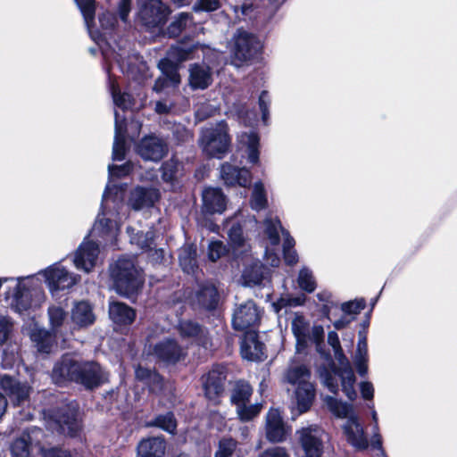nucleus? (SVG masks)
I'll return each mask as SVG.
<instances>
[{"label": "nucleus", "instance_id": "obj_1", "mask_svg": "<svg viewBox=\"0 0 457 457\" xmlns=\"http://www.w3.org/2000/svg\"><path fill=\"white\" fill-rule=\"evenodd\" d=\"M328 343L333 348L335 358L342 367H333L331 369L326 367L320 368L319 373L320 379L323 385L334 394L337 393L339 389L338 381H340L342 391L350 401H353L357 396V393L354 389L355 376L348 359L342 350L337 332H328Z\"/></svg>", "mask_w": 457, "mask_h": 457}, {"label": "nucleus", "instance_id": "obj_2", "mask_svg": "<svg viewBox=\"0 0 457 457\" xmlns=\"http://www.w3.org/2000/svg\"><path fill=\"white\" fill-rule=\"evenodd\" d=\"M122 206L121 196L118 195V189L110 185L103 195L101 212L90 231L94 237H99L104 242H112L120 229L119 209Z\"/></svg>", "mask_w": 457, "mask_h": 457}, {"label": "nucleus", "instance_id": "obj_3", "mask_svg": "<svg viewBox=\"0 0 457 457\" xmlns=\"http://www.w3.org/2000/svg\"><path fill=\"white\" fill-rule=\"evenodd\" d=\"M110 276L116 292L126 297L135 295L144 282L135 259L128 256L120 257L110 266Z\"/></svg>", "mask_w": 457, "mask_h": 457}, {"label": "nucleus", "instance_id": "obj_4", "mask_svg": "<svg viewBox=\"0 0 457 457\" xmlns=\"http://www.w3.org/2000/svg\"><path fill=\"white\" fill-rule=\"evenodd\" d=\"M193 46L184 44L171 46L167 58L160 61L158 67L162 72L154 85L153 90L159 93L169 87H177L180 83V76L177 65L191 58Z\"/></svg>", "mask_w": 457, "mask_h": 457}, {"label": "nucleus", "instance_id": "obj_5", "mask_svg": "<svg viewBox=\"0 0 457 457\" xmlns=\"http://www.w3.org/2000/svg\"><path fill=\"white\" fill-rule=\"evenodd\" d=\"M199 143L204 152L211 157L221 158L230 145L228 125L224 120L202 130Z\"/></svg>", "mask_w": 457, "mask_h": 457}, {"label": "nucleus", "instance_id": "obj_6", "mask_svg": "<svg viewBox=\"0 0 457 457\" xmlns=\"http://www.w3.org/2000/svg\"><path fill=\"white\" fill-rule=\"evenodd\" d=\"M45 278V281L54 295L60 290L70 289L76 285L80 277L65 269L60 262H55L38 272Z\"/></svg>", "mask_w": 457, "mask_h": 457}, {"label": "nucleus", "instance_id": "obj_7", "mask_svg": "<svg viewBox=\"0 0 457 457\" xmlns=\"http://www.w3.org/2000/svg\"><path fill=\"white\" fill-rule=\"evenodd\" d=\"M76 383L86 389H95L109 381V373L98 362L94 361H79Z\"/></svg>", "mask_w": 457, "mask_h": 457}, {"label": "nucleus", "instance_id": "obj_8", "mask_svg": "<svg viewBox=\"0 0 457 457\" xmlns=\"http://www.w3.org/2000/svg\"><path fill=\"white\" fill-rule=\"evenodd\" d=\"M138 19L143 26L151 29L165 23L168 7L161 0H139Z\"/></svg>", "mask_w": 457, "mask_h": 457}, {"label": "nucleus", "instance_id": "obj_9", "mask_svg": "<svg viewBox=\"0 0 457 457\" xmlns=\"http://www.w3.org/2000/svg\"><path fill=\"white\" fill-rule=\"evenodd\" d=\"M177 331L183 340L195 344L205 350H212L214 346L207 328L196 321L181 320L177 325Z\"/></svg>", "mask_w": 457, "mask_h": 457}, {"label": "nucleus", "instance_id": "obj_10", "mask_svg": "<svg viewBox=\"0 0 457 457\" xmlns=\"http://www.w3.org/2000/svg\"><path fill=\"white\" fill-rule=\"evenodd\" d=\"M262 48V42L252 33L238 29L234 36L233 54L241 62L255 58Z\"/></svg>", "mask_w": 457, "mask_h": 457}, {"label": "nucleus", "instance_id": "obj_11", "mask_svg": "<svg viewBox=\"0 0 457 457\" xmlns=\"http://www.w3.org/2000/svg\"><path fill=\"white\" fill-rule=\"evenodd\" d=\"M150 353L159 361L166 364H176L187 356V349L179 345L177 339L166 337L157 342Z\"/></svg>", "mask_w": 457, "mask_h": 457}, {"label": "nucleus", "instance_id": "obj_12", "mask_svg": "<svg viewBox=\"0 0 457 457\" xmlns=\"http://www.w3.org/2000/svg\"><path fill=\"white\" fill-rule=\"evenodd\" d=\"M54 423L61 434L76 436L81 428L77 404L71 403L60 408L55 414Z\"/></svg>", "mask_w": 457, "mask_h": 457}, {"label": "nucleus", "instance_id": "obj_13", "mask_svg": "<svg viewBox=\"0 0 457 457\" xmlns=\"http://www.w3.org/2000/svg\"><path fill=\"white\" fill-rule=\"evenodd\" d=\"M137 153L145 161L159 162L168 153L167 142L155 135L144 137L136 146Z\"/></svg>", "mask_w": 457, "mask_h": 457}, {"label": "nucleus", "instance_id": "obj_14", "mask_svg": "<svg viewBox=\"0 0 457 457\" xmlns=\"http://www.w3.org/2000/svg\"><path fill=\"white\" fill-rule=\"evenodd\" d=\"M259 320V310L256 304L249 300L235 308L232 316V326L236 330L243 331L255 326Z\"/></svg>", "mask_w": 457, "mask_h": 457}, {"label": "nucleus", "instance_id": "obj_15", "mask_svg": "<svg viewBox=\"0 0 457 457\" xmlns=\"http://www.w3.org/2000/svg\"><path fill=\"white\" fill-rule=\"evenodd\" d=\"M189 303L199 308L213 310L220 301V295L215 286L210 282L199 284L196 290L187 295Z\"/></svg>", "mask_w": 457, "mask_h": 457}, {"label": "nucleus", "instance_id": "obj_16", "mask_svg": "<svg viewBox=\"0 0 457 457\" xmlns=\"http://www.w3.org/2000/svg\"><path fill=\"white\" fill-rule=\"evenodd\" d=\"M79 360L70 354H64L58 360L52 370V378L57 385L75 382L78 376Z\"/></svg>", "mask_w": 457, "mask_h": 457}, {"label": "nucleus", "instance_id": "obj_17", "mask_svg": "<svg viewBox=\"0 0 457 457\" xmlns=\"http://www.w3.org/2000/svg\"><path fill=\"white\" fill-rule=\"evenodd\" d=\"M226 370L223 367H214L202 377L205 396L211 401H216L224 392Z\"/></svg>", "mask_w": 457, "mask_h": 457}, {"label": "nucleus", "instance_id": "obj_18", "mask_svg": "<svg viewBox=\"0 0 457 457\" xmlns=\"http://www.w3.org/2000/svg\"><path fill=\"white\" fill-rule=\"evenodd\" d=\"M99 245L93 241L84 240L74 253L73 262L78 270L87 273L96 265Z\"/></svg>", "mask_w": 457, "mask_h": 457}, {"label": "nucleus", "instance_id": "obj_19", "mask_svg": "<svg viewBox=\"0 0 457 457\" xmlns=\"http://www.w3.org/2000/svg\"><path fill=\"white\" fill-rule=\"evenodd\" d=\"M324 436V431L318 427L304 428L300 431V442L306 457H320Z\"/></svg>", "mask_w": 457, "mask_h": 457}, {"label": "nucleus", "instance_id": "obj_20", "mask_svg": "<svg viewBox=\"0 0 457 457\" xmlns=\"http://www.w3.org/2000/svg\"><path fill=\"white\" fill-rule=\"evenodd\" d=\"M263 225L264 232L271 245H278L279 244V231H281L284 237L283 252L289 249H294L295 244V239L290 237L287 230L283 229L280 220L277 217H267L263 221Z\"/></svg>", "mask_w": 457, "mask_h": 457}, {"label": "nucleus", "instance_id": "obj_21", "mask_svg": "<svg viewBox=\"0 0 457 457\" xmlns=\"http://www.w3.org/2000/svg\"><path fill=\"white\" fill-rule=\"evenodd\" d=\"M343 430L347 442L354 448L365 450L369 447L368 438L357 416H350L343 425Z\"/></svg>", "mask_w": 457, "mask_h": 457}, {"label": "nucleus", "instance_id": "obj_22", "mask_svg": "<svg viewBox=\"0 0 457 457\" xmlns=\"http://www.w3.org/2000/svg\"><path fill=\"white\" fill-rule=\"evenodd\" d=\"M202 200L204 213H222L227 206V197L218 187L205 188L202 194Z\"/></svg>", "mask_w": 457, "mask_h": 457}, {"label": "nucleus", "instance_id": "obj_23", "mask_svg": "<svg viewBox=\"0 0 457 457\" xmlns=\"http://www.w3.org/2000/svg\"><path fill=\"white\" fill-rule=\"evenodd\" d=\"M0 388L16 405L23 403L28 399L30 389L26 384H21L8 375L0 376Z\"/></svg>", "mask_w": 457, "mask_h": 457}, {"label": "nucleus", "instance_id": "obj_24", "mask_svg": "<svg viewBox=\"0 0 457 457\" xmlns=\"http://www.w3.org/2000/svg\"><path fill=\"white\" fill-rule=\"evenodd\" d=\"M220 178L227 186L245 187L251 183V173L245 168H238L230 163L225 162L220 167Z\"/></svg>", "mask_w": 457, "mask_h": 457}, {"label": "nucleus", "instance_id": "obj_25", "mask_svg": "<svg viewBox=\"0 0 457 457\" xmlns=\"http://www.w3.org/2000/svg\"><path fill=\"white\" fill-rule=\"evenodd\" d=\"M160 194L156 188L137 187L130 193L129 204L134 210H141L154 205Z\"/></svg>", "mask_w": 457, "mask_h": 457}, {"label": "nucleus", "instance_id": "obj_26", "mask_svg": "<svg viewBox=\"0 0 457 457\" xmlns=\"http://www.w3.org/2000/svg\"><path fill=\"white\" fill-rule=\"evenodd\" d=\"M71 320L74 328L80 329L93 325L96 321V315L89 303L80 301L71 308Z\"/></svg>", "mask_w": 457, "mask_h": 457}, {"label": "nucleus", "instance_id": "obj_27", "mask_svg": "<svg viewBox=\"0 0 457 457\" xmlns=\"http://www.w3.org/2000/svg\"><path fill=\"white\" fill-rule=\"evenodd\" d=\"M270 269L261 262H254L245 267L242 280L245 287L265 286L269 281Z\"/></svg>", "mask_w": 457, "mask_h": 457}, {"label": "nucleus", "instance_id": "obj_28", "mask_svg": "<svg viewBox=\"0 0 457 457\" xmlns=\"http://www.w3.org/2000/svg\"><path fill=\"white\" fill-rule=\"evenodd\" d=\"M241 355L248 361H262L265 357L264 345L261 343L255 333H246L240 345Z\"/></svg>", "mask_w": 457, "mask_h": 457}, {"label": "nucleus", "instance_id": "obj_29", "mask_svg": "<svg viewBox=\"0 0 457 457\" xmlns=\"http://www.w3.org/2000/svg\"><path fill=\"white\" fill-rule=\"evenodd\" d=\"M285 424L278 410L271 409L266 417V436L270 442H281L286 438Z\"/></svg>", "mask_w": 457, "mask_h": 457}, {"label": "nucleus", "instance_id": "obj_30", "mask_svg": "<svg viewBox=\"0 0 457 457\" xmlns=\"http://www.w3.org/2000/svg\"><path fill=\"white\" fill-rule=\"evenodd\" d=\"M212 82V72L205 63H194L189 67V86L192 89L204 90Z\"/></svg>", "mask_w": 457, "mask_h": 457}, {"label": "nucleus", "instance_id": "obj_31", "mask_svg": "<svg viewBox=\"0 0 457 457\" xmlns=\"http://www.w3.org/2000/svg\"><path fill=\"white\" fill-rule=\"evenodd\" d=\"M58 336L54 334L52 330L48 331L44 328L38 327L37 324H34L29 328V337L40 353H50Z\"/></svg>", "mask_w": 457, "mask_h": 457}, {"label": "nucleus", "instance_id": "obj_32", "mask_svg": "<svg viewBox=\"0 0 457 457\" xmlns=\"http://www.w3.org/2000/svg\"><path fill=\"white\" fill-rule=\"evenodd\" d=\"M110 319L119 326H128L136 319V311L121 302H112L109 304Z\"/></svg>", "mask_w": 457, "mask_h": 457}, {"label": "nucleus", "instance_id": "obj_33", "mask_svg": "<svg viewBox=\"0 0 457 457\" xmlns=\"http://www.w3.org/2000/svg\"><path fill=\"white\" fill-rule=\"evenodd\" d=\"M166 442L161 436L142 439L137 445V453L140 457H163Z\"/></svg>", "mask_w": 457, "mask_h": 457}, {"label": "nucleus", "instance_id": "obj_34", "mask_svg": "<svg viewBox=\"0 0 457 457\" xmlns=\"http://www.w3.org/2000/svg\"><path fill=\"white\" fill-rule=\"evenodd\" d=\"M113 60L120 67L121 72L128 75L133 76L137 71L141 70L137 64L145 67V64L142 62V57L136 54H129L125 50L122 49H120V52L114 51Z\"/></svg>", "mask_w": 457, "mask_h": 457}, {"label": "nucleus", "instance_id": "obj_35", "mask_svg": "<svg viewBox=\"0 0 457 457\" xmlns=\"http://www.w3.org/2000/svg\"><path fill=\"white\" fill-rule=\"evenodd\" d=\"M126 127L124 119L120 120L115 112V135L112 145V160L122 161L126 156Z\"/></svg>", "mask_w": 457, "mask_h": 457}, {"label": "nucleus", "instance_id": "obj_36", "mask_svg": "<svg viewBox=\"0 0 457 457\" xmlns=\"http://www.w3.org/2000/svg\"><path fill=\"white\" fill-rule=\"evenodd\" d=\"M368 345L367 337L365 335L360 333L357 344V349L353 356V362L358 374L364 377L368 373Z\"/></svg>", "mask_w": 457, "mask_h": 457}, {"label": "nucleus", "instance_id": "obj_37", "mask_svg": "<svg viewBox=\"0 0 457 457\" xmlns=\"http://www.w3.org/2000/svg\"><path fill=\"white\" fill-rule=\"evenodd\" d=\"M196 256V247L193 245H185L179 249V262L184 272L195 274L198 268Z\"/></svg>", "mask_w": 457, "mask_h": 457}, {"label": "nucleus", "instance_id": "obj_38", "mask_svg": "<svg viewBox=\"0 0 457 457\" xmlns=\"http://www.w3.org/2000/svg\"><path fill=\"white\" fill-rule=\"evenodd\" d=\"M285 380L292 386H302L311 378L310 370L303 364L290 366L285 372Z\"/></svg>", "mask_w": 457, "mask_h": 457}, {"label": "nucleus", "instance_id": "obj_39", "mask_svg": "<svg viewBox=\"0 0 457 457\" xmlns=\"http://www.w3.org/2000/svg\"><path fill=\"white\" fill-rule=\"evenodd\" d=\"M315 396L313 385L309 381L298 386L295 389V397L300 412H305L311 407Z\"/></svg>", "mask_w": 457, "mask_h": 457}, {"label": "nucleus", "instance_id": "obj_40", "mask_svg": "<svg viewBox=\"0 0 457 457\" xmlns=\"http://www.w3.org/2000/svg\"><path fill=\"white\" fill-rule=\"evenodd\" d=\"M48 318L51 330L54 334L59 335L63 340L66 339V334L62 331V327L66 320V312L62 307L51 306L48 308Z\"/></svg>", "mask_w": 457, "mask_h": 457}, {"label": "nucleus", "instance_id": "obj_41", "mask_svg": "<svg viewBox=\"0 0 457 457\" xmlns=\"http://www.w3.org/2000/svg\"><path fill=\"white\" fill-rule=\"evenodd\" d=\"M127 232L129 236L130 243L137 245L143 251L148 250L154 245V231L153 229L143 232L139 230L136 231L134 228L128 227Z\"/></svg>", "mask_w": 457, "mask_h": 457}, {"label": "nucleus", "instance_id": "obj_42", "mask_svg": "<svg viewBox=\"0 0 457 457\" xmlns=\"http://www.w3.org/2000/svg\"><path fill=\"white\" fill-rule=\"evenodd\" d=\"M325 403L329 411L337 418L348 420L350 416H356L352 404L343 403L333 396H327Z\"/></svg>", "mask_w": 457, "mask_h": 457}, {"label": "nucleus", "instance_id": "obj_43", "mask_svg": "<svg viewBox=\"0 0 457 457\" xmlns=\"http://www.w3.org/2000/svg\"><path fill=\"white\" fill-rule=\"evenodd\" d=\"M240 141L247 146V159L252 164L259 162V137L254 131L245 132L241 135Z\"/></svg>", "mask_w": 457, "mask_h": 457}, {"label": "nucleus", "instance_id": "obj_44", "mask_svg": "<svg viewBox=\"0 0 457 457\" xmlns=\"http://www.w3.org/2000/svg\"><path fill=\"white\" fill-rule=\"evenodd\" d=\"M292 331L296 338L297 350L300 351L307 345L308 342V325L304 319L300 316H296L292 321Z\"/></svg>", "mask_w": 457, "mask_h": 457}, {"label": "nucleus", "instance_id": "obj_45", "mask_svg": "<svg viewBox=\"0 0 457 457\" xmlns=\"http://www.w3.org/2000/svg\"><path fill=\"white\" fill-rule=\"evenodd\" d=\"M253 394V388L248 382L244 380L237 381L231 393V402L236 405L247 403Z\"/></svg>", "mask_w": 457, "mask_h": 457}, {"label": "nucleus", "instance_id": "obj_46", "mask_svg": "<svg viewBox=\"0 0 457 457\" xmlns=\"http://www.w3.org/2000/svg\"><path fill=\"white\" fill-rule=\"evenodd\" d=\"M193 22V17L190 13L180 12L175 16L172 22L167 29V34L169 37H178L184 29H186Z\"/></svg>", "mask_w": 457, "mask_h": 457}, {"label": "nucleus", "instance_id": "obj_47", "mask_svg": "<svg viewBox=\"0 0 457 457\" xmlns=\"http://www.w3.org/2000/svg\"><path fill=\"white\" fill-rule=\"evenodd\" d=\"M182 163L175 158H170L162 165V178L166 182H173L180 175L182 171Z\"/></svg>", "mask_w": 457, "mask_h": 457}, {"label": "nucleus", "instance_id": "obj_48", "mask_svg": "<svg viewBox=\"0 0 457 457\" xmlns=\"http://www.w3.org/2000/svg\"><path fill=\"white\" fill-rule=\"evenodd\" d=\"M147 427H157L162 430L174 434L177 428V421L172 412L156 416L153 420L147 422Z\"/></svg>", "mask_w": 457, "mask_h": 457}, {"label": "nucleus", "instance_id": "obj_49", "mask_svg": "<svg viewBox=\"0 0 457 457\" xmlns=\"http://www.w3.org/2000/svg\"><path fill=\"white\" fill-rule=\"evenodd\" d=\"M30 448V437L28 434L23 433L22 436L11 445L12 457H29Z\"/></svg>", "mask_w": 457, "mask_h": 457}, {"label": "nucleus", "instance_id": "obj_50", "mask_svg": "<svg viewBox=\"0 0 457 457\" xmlns=\"http://www.w3.org/2000/svg\"><path fill=\"white\" fill-rule=\"evenodd\" d=\"M251 207L255 211H261L267 206V197L264 186L262 182H256L251 196Z\"/></svg>", "mask_w": 457, "mask_h": 457}, {"label": "nucleus", "instance_id": "obj_51", "mask_svg": "<svg viewBox=\"0 0 457 457\" xmlns=\"http://www.w3.org/2000/svg\"><path fill=\"white\" fill-rule=\"evenodd\" d=\"M75 2L83 15L87 29L90 31L91 23L95 19L96 0H75Z\"/></svg>", "mask_w": 457, "mask_h": 457}, {"label": "nucleus", "instance_id": "obj_52", "mask_svg": "<svg viewBox=\"0 0 457 457\" xmlns=\"http://www.w3.org/2000/svg\"><path fill=\"white\" fill-rule=\"evenodd\" d=\"M297 283L303 290L308 293H312L316 289L315 278L312 271L307 267L300 270Z\"/></svg>", "mask_w": 457, "mask_h": 457}, {"label": "nucleus", "instance_id": "obj_53", "mask_svg": "<svg viewBox=\"0 0 457 457\" xmlns=\"http://www.w3.org/2000/svg\"><path fill=\"white\" fill-rule=\"evenodd\" d=\"M110 90L112 96V100L114 104L122 109L125 110L131 105V96L129 94L123 93L121 94L120 88L118 86L115 85L114 82L111 81L110 84Z\"/></svg>", "mask_w": 457, "mask_h": 457}, {"label": "nucleus", "instance_id": "obj_54", "mask_svg": "<svg viewBox=\"0 0 457 457\" xmlns=\"http://www.w3.org/2000/svg\"><path fill=\"white\" fill-rule=\"evenodd\" d=\"M137 379L147 384L155 383L156 386L162 384V377L155 371L138 366L135 370Z\"/></svg>", "mask_w": 457, "mask_h": 457}, {"label": "nucleus", "instance_id": "obj_55", "mask_svg": "<svg viewBox=\"0 0 457 457\" xmlns=\"http://www.w3.org/2000/svg\"><path fill=\"white\" fill-rule=\"evenodd\" d=\"M262 409V404L255 403L247 405L243 403L242 405L237 406V412L243 421L251 420L253 418L257 416Z\"/></svg>", "mask_w": 457, "mask_h": 457}, {"label": "nucleus", "instance_id": "obj_56", "mask_svg": "<svg viewBox=\"0 0 457 457\" xmlns=\"http://www.w3.org/2000/svg\"><path fill=\"white\" fill-rule=\"evenodd\" d=\"M230 242L236 247L245 246V236L242 226L239 223H234L228 231Z\"/></svg>", "mask_w": 457, "mask_h": 457}, {"label": "nucleus", "instance_id": "obj_57", "mask_svg": "<svg viewBox=\"0 0 457 457\" xmlns=\"http://www.w3.org/2000/svg\"><path fill=\"white\" fill-rule=\"evenodd\" d=\"M236 446V441L231 438H224L220 440L219 448L215 453V457H231Z\"/></svg>", "mask_w": 457, "mask_h": 457}, {"label": "nucleus", "instance_id": "obj_58", "mask_svg": "<svg viewBox=\"0 0 457 457\" xmlns=\"http://www.w3.org/2000/svg\"><path fill=\"white\" fill-rule=\"evenodd\" d=\"M365 305L364 299L349 301L342 303L341 310L347 316H354L360 313L365 308Z\"/></svg>", "mask_w": 457, "mask_h": 457}, {"label": "nucleus", "instance_id": "obj_59", "mask_svg": "<svg viewBox=\"0 0 457 457\" xmlns=\"http://www.w3.org/2000/svg\"><path fill=\"white\" fill-rule=\"evenodd\" d=\"M227 253V246L220 240L212 241L208 247V256L212 262H216Z\"/></svg>", "mask_w": 457, "mask_h": 457}, {"label": "nucleus", "instance_id": "obj_60", "mask_svg": "<svg viewBox=\"0 0 457 457\" xmlns=\"http://www.w3.org/2000/svg\"><path fill=\"white\" fill-rule=\"evenodd\" d=\"M220 7V0H196L193 10L198 12H213Z\"/></svg>", "mask_w": 457, "mask_h": 457}, {"label": "nucleus", "instance_id": "obj_61", "mask_svg": "<svg viewBox=\"0 0 457 457\" xmlns=\"http://www.w3.org/2000/svg\"><path fill=\"white\" fill-rule=\"evenodd\" d=\"M230 6L238 20H245L246 17L251 18L253 12V4L248 2H244L241 4H230Z\"/></svg>", "mask_w": 457, "mask_h": 457}, {"label": "nucleus", "instance_id": "obj_62", "mask_svg": "<svg viewBox=\"0 0 457 457\" xmlns=\"http://www.w3.org/2000/svg\"><path fill=\"white\" fill-rule=\"evenodd\" d=\"M133 169V164L131 162H126L122 165H109L108 166V172H109V178H121L124 176H127L130 173V171Z\"/></svg>", "mask_w": 457, "mask_h": 457}, {"label": "nucleus", "instance_id": "obj_63", "mask_svg": "<svg viewBox=\"0 0 457 457\" xmlns=\"http://www.w3.org/2000/svg\"><path fill=\"white\" fill-rule=\"evenodd\" d=\"M270 97L267 91H262L259 96V107L262 112V120L264 124L268 123V120L270 117Z\"/></svg>", "mask_w": 457, "mask_h": 457}, {"label": "nucleus", "instance_id": "obj_64", "mask_svg": "<svg viewBox=\"0 0 457 457\" xmlns=\"http://www.w3.org/2000/svg\"><path fill=\"white\" fill-rule=\"evenodd\" d=\"M237 114L238 120L245 126L253 127L257 121L256 114L253 112L245 110L243 107L237 110Z\"/></svg>", "mask_w": 457, "mask_h": 457}]
</instances>
